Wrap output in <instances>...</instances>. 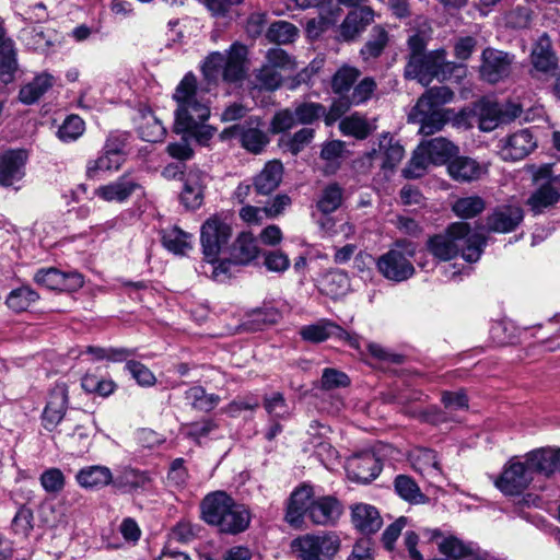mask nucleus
<instances>
[{"label": "nucleus", "mask_w": 560, "mask_h": 560, "mask_svg": "<svg viewBox=\"0 0 560 560\" xmlns=\"http://www.w3.org/2000/svg\"><path fill=\"white\" fill-rule=\"evenodd\" d=\"M186 400L201 411H210L218 406L220 397L214 394H207L200 386H194L185 393Z\"/></svg>", "instance_id": "obj_47"}, {"label": "nucleus", "mask_w": 560, "mask_h": 560, "mask_svg": "<svg viewBox=\"0 0 560 560\" xmlns=\"http://www.w3.org/2000/svg\"><path fill=\"white\" fill-rule=\"evenodd\" d=\"M232 236L231 223L226 215L209 217L200 229V242L205 259H214L226 248Z\"/></svg>", "instance_id": "obj_10"}, {"label": "nucleus", "mask_w": 560, "mask_h": 560, "mask_svg": "<svg viewBox=\"0 0 560 560\" xmlns=\"http://www.w3.org/2000/svg\"><path fill=\"white\" fill-rule=\"evenodd\" d=\"M524 213L520 206H501L493 210L487 219L488 230L497 233H509L523 221Z\"/></svg>", "instance_id": "obj_25"}, {"label": "nucleus", "mask_w": 560, "mask_h": 560, "mask_svg": "<svg viewBox=\"0 0 560 560\" xmlns=\"http://www.w3.org/2000/svg\"><path fill=\"white\" fill-rule=\"evenodd\" d=\"M145 477L132 468H124L112 485L119 490L130 491L143 485Z\"/></svg>", "instance_id": "obj_53"}, {"label": "nucleus", "mask_w": 560, "mask_h": 560, "mask_svg": "<svg viewBox=\"0 0 560 560\" xmlns=\"http://www.w3.org/2000/svg\"><path fill=\"white\" fill-rule=\"evenodd\" d=\"M259 254L256 240L252 233H241L232 247V258L235 264L247 265Z\"/></svg>", "instance_id": "obj_39"}, {"label": "nucleus", "mask_w": 560, "mask_h": 560, "mask_svg": "<svg viewBox=\"0 0 560 560\" xmlns=\"http://www.w3.org/2000/svg\"><path fill=\"white\" fill-rule=\"evenodd\" d=\"M394 486L396 493L405 501L413 504L425 502V495L410 477L405 475L397 476Z\"/></svg>", "instance_id": "obj_44"}, {"label": "nucleus", "mask_w": 560, "mask_h": 560, "mask_svg": "<svg viewBox=\"0 0 560 560\" xmlns=\"http://www.w3.org/2000/svg\"><path fill=\"white\" fill-rule=\"evenodd\" d=\"M535 459L539 463L540 474L550 477L560 472V447H540L535 450Z\"/></svg>", "instance_id": "obj_45"}, {"label": "nucleus", "mask_w": 560, "mask_h": 560, "mask_svg": "<svg viewBox=\"0 0 560 560\" xmlns=\"http://www.w3.org/2000/svg\"><path fill=\"white\" fill-rule=\"evenodd\" d=\"M447 172L457 182H472L479 179L487 167L471 158L456 156L448 162Z\"/></svg>", "instance_id": "obj_31"}, {"label": "nucleus", "mask_w": 560, "mask_h": 560, "mask_svg": "<svg viewBox=\"0 0 560 560\" xmlns=\"http://www.w3.org/2000/svg\"><path fill=\"white\" fill-rule=\"evenodd\" d=\"M374 21V12L369 7L355 9L346 16L340 25V36L350 40L359 35L365 27Z\"/></svg>", "instance_id": "obj_33"}, {"label": "nucleus", "mask_w": 560, "mask_h": 560, "mask_svg": "<svg viewBox=\"0 0 560 560\" xmlns=\"http://www.w3.org/2000/svg\"><path fill=\"white\" fill-rule=\"evenodd\" d=\"M75 480L79 486L86 490H101L114 481L110 469L103 465H91L81 468Z\"/></svg>", "instance_id": "obj_30"}, {"label": "nucleus", "mask_w": 560, "mask_h": 560, "mask_svg": "<svg viewBox=\"0 0 560 560\" xmlns=\"http://www.w3.org/2000/svg\"><path fill=\"white\" fill-rule=\"evenodd\" d=\"M201 511L203 520L223 533L244 532L250 523L248 509L236 503L225 492L208 494L202 501Z\"/></svg>", "instance_id": "obj_3"}, {"label": "nucleus", "mask_w": 560, "mask_h": 560, "mask_svg": "<svg viewBox=\"0 0 560 560\" xmlns=\"http://www.w3.org/2000/svg\"><path fill=\"white\" fill-rule=\"evenodd\" d=\"M260 126L261 121L259 119H250L247 127H233V130L240 133L243 147L253 153H259L269 141L268 136L260 129Z\"/></svg>", "instance_id": "obj_34"}, {"label": "nucleus", "mask_w": 560, "mask_h": 560, "mask_svg": "<svg viewBox=\"0 0 560 560\" xmlns=\"http://www.w3.org/2000/svg\"><path fill=\"white\" fill-rule=\"evenodd\" d=\"M412 468L430 481L438 480L442 470L436 459V454L432 450L416 448L409 456Z\"/></svg>", "instance_id": "obj_32"}, {"label": "nucleus", "mask_w": 560, "mask_h": 560, "mask_svg": "<svg viewBox=\"0 0 560 560\" xmlns=\"http://www.w3.org/2000/svg\"><path fill=\"white\" fill-rule=\"evenodd\" d=\"M68 394L66 383H57L50 390L42 415V423L46 430L54 431L63 419L68 406Z\"/></svg>", "instance_id": "obj_18"}, {"label": "nucleus", "mask_w": 560, "mask_h": 560, "mask_svg": "<svg viewBox=\"0 0 560 560\" xmlns=\"http://www.w3.org/2000/svg\"><path fill=\"white\" fill-rule=\"evenodd\" d=\"M410 119L420 125L419 132L421 135L430 136L440 131L448 117L444 109H433L425 100H418L410 113Z\"/></svg>", "instance_id": "obj_20"}, {"label": "nucleus", "mask_w": 560, "mask_h": 560, "mask_svg": "<svg viewBox=\"0 0 560 560\" xmlns=\"http://www.w3.org/2000/svg\"><path fill=\"white\" fill-rule=\"evenodd\" d=\"M372 36L373 38L361 49V54L364 58L377 57L387 43V33L381 26H375L373 28Z\"/></svg>", "instance_id": "obj_56"}, {"label": "nucleus", "mask_w": 560, "mask_h": 560, "mask_svg": "<svg viewBox=\"0 0 560 560\" xmlns=\"http://www.w3.org/2000/svg\"><path fill=\"white\" fill-rule=\"evenodd\" d=\"M138 189H140L139 183L132 176L125 174L115 182L100 186L94 194L106 202H124Z\"/></svg>", "instance_id": "obj_26"}, {"label": "nucleus", "mask_w": 560, "mask_h": 560, "mask_svg": "<svg viewBox=\"0 0 560 560\" xmlns=\"http://www.w3.org/2000/svg\"><path fill=\"white\" fill-rule=\"evenodd\" d=\"M513 56L502 50L486 48L481 56L480 75L490 83H497L509 77Z\"/></svg>", "instance_id": "obj_15"}, {"label": "nucleus", "mask_w": 560, "mask_h": 560, "mask_svg": "<svg viewBox=\"0 0 560 560\" xmlns=\"http://www.w3.org/2000/svg\"><path fill=\"white\" fill-rule=\"evenodd\" d=\"M265 408L275 418H285L291 412L289 405L280 393H273L267 397L265 399Z\"/></svg>", "instance_id": "obj_62"}, {"label": "nucleus", "mask_w": 560, "mask_h": 560, "mask_svg": "<svg viewBox=\"0 0 560 560\" xmlns=\"http://www.w3.org/2000/svg\"><path fill=\"white\" fill-rule=\"evenodd\" d=\"M283 166L279 161L268 162L255 178V188L261 195L272 192L281 183Z\"/></svg>", "instance_id": "obj_37"}, {"label": "nucleus", "mask_w": 560, "mask_h": 560, "mask_svg": "<svg viewBox=\"0 0 560 560\" xmlns=\"http://www.w3.org/2000/svg\"><path fill=\"white\" fill-rule=\"evenodd\" d=\"M207 178V174L199 170H190L185 175L179 199L186 209L196 210L201 207L205 198Z\"/></svg>", "instance_id": "obj_23"}, {"label": "nucleus", "mask_w": 560, "mask_h": 560, "mask_svg": "<svg viewBox=\"0 0 560 560\" xmlns=\"http://www.w3.org/2000/svg\"><path fill=\"white\" fill-rule=\"evenodd\" d=\"M349 289V277L341 270H334L326 273L320 281V291L332 299L343 296Z\"/></svg>", "instance_id": "obj_40"}, {"label": "nucleus", "mask_w": 560, "mask_h": 560, "mask_svg": "<svg viewBox=\"0 0 560 560\" xmlns=\"http://www.w3.org/2000/svg\"><path fill=\"white\" fill-rule=\"evenodd\" d=\"M231 265L230 260H219L217 257L214 259H206L201 268L202 272L210 275L213 280L223 282L230 277Z\"/></svg>", "instance_id": "obj_55"}, {"label": "nucleus", "mask_w": 560, "mask_h": 560, "mask_svg": "<svg viewBox=\"0 0 560 560\" xmlns=\"http://www.w3.org/2000/svg\"><path fill=\"white\" fill-rule=\"evenodd\" d=\"M33 279L38 285L54 291H77L83 285L79 272H65L54 267L37 270Z\"/></svg>", "instance_id": "obj_14"}, {"label": "nucleus", "mask_w": 560, "mask_h": 560, "mask_svg": "<svg viewBox=\"0 0 560 560\" xmlns=\"http://www.w3.org/2000/svg\"><path fill=\"white\" fill-rule=\"evenodd\" d=\"M535 450L524 456H514L494 478V486L505 495H520L534 481L535 475L540 474L539 463L535 459Z\"/></svg>", "instance_id": "obj_4"}, {"label": "nucleus", "mask_w": 560, "mask_h": 560, "mask_svg": "<svg viewBox=\"0 0 560 560\" xmlns=\"http://www.w3.org/2000/svg\"><path fill=\"white\" fill-rule=\"evenodd\" d=\"M300 334L304 340L312 342H320L329 337H336L347 341L350 347L360 349V342L357 336L349 334L343 328L329 320H319L313 325L304 326L301 328Z\"/></svg>", "instance_id": "obj_16"}, {"label": "nucleus", "mask_w": 560, "mask_h": 560, "mask_svg": "<svg viewBox=\"0 0 560 560\" xmlns=\"http://www.w3.org/2000/svg\"><path fill=\"white\" fill-rule=\"evenodd\" d=\"M27 153L24 150H9L0 155V185L13 186L25 175Z\"/></svg>", "instance_id": "obj_24"}, {"label": "nucleus", "mask_w": 560, "mask_h": 560, "mask_svg": "<svg viewBox=\"0 0 560 560\" xmlns=\"http://www.w3.org/2000/svg\"><path fill=\"white\" fill-rule=\"evenodd\" d=\"M339 128L345 136H352L357 139L366 138L373 130L366 118L359 113L351 114L341 119Z\"/></svg>", "instance_id": "obj_43"}, {"label": "nucleus", "mask_w": 560, "mask_h": 560, "mask_svg": "<svg viewBox=\"0 0 560 560\" xmlns=\"http://www.w3.org/2000/svg\"><path fill=\"white\" fill-rule=\"evenodd\" d=\"M485 207L486 205L482 198L478 196H469L457 199L453 203L452 210L459 218L470 219L481 213Z\"/></svg>", "instance_id": "obj_48"}, {"label": "nucleus", "mask_w": 560, "mask_h": 560, "mask_svg": "<svg viewBox=\"0 0 560 560\" xmlns=\"http://www.w3.org/2000/svg\"><path fill=\"white\" fill-rule=\"evenodd\" d=\"M454 97V93L447 86H438L429 89L419 100H425L428 105H432L433 109H443L442 106L450 103Z\"/></svg>", "instance_id": "obj_57"}, {"label": "nucleus", "mask_w": 560, "mask_h": 560, "mask_svg": "<svg viewBox=\"0 0 560 560\" xmlns=\"http://www.w3.org/2000/svg\"><path fill=\"white\" fill-rule=\"evenodd\" d=\"M217 428V423L213 420L208 419L186 425L185 433L198 443H201V441L215 431Z\"/></svg>", "instance_id": "obj_63"}, {"label": "nucleus", "mask_w": 560, "mask_h": 560, "mask_svg": "<svg viewBox=\"0 0 560 560\" xmlns=\"http://www.w3.org/2000/svg\"><path fill=\"white\" fill-rule=\"evenodd\" d=\"M110 149L104 150V153L96 160L90 161L86 166V174L92 179H100L117 171L125 162V153H118L116 147L112 143Z\"/></svg>", "instance_id": "obj_29"}, {"label": "nucleus", "mask_w": 560, "mask_h": 560, "mask_svg": "<svg viewBox=\"0 0 560 560\" xmlns=\"http://www.w3.org/2000/svg\"><path fill=\"white\" fill-rule=\"evenodd\" d=\"M537 147V139L529 129H520L498 142V154L504 161H520L529 155Z\"/></svg>", "instance_id": "obj_13"}, {"label": "nucleus", "mask_w": 560, "mask_h": 560, "mask_svg": "<svg viewBox=\"0 0 560 560\" xmlns=\"http://www.w3.org/2000/svg\"><path fill=\"white\" fill-rule=\"evenodd\" d=\"M294 59L281 48H271L267 51L265 62L256 73L260 88L275 91L282 84L283 74L294 71Z\"/></svg>", "instance_id": "obj_9"}, {"label": "nucleus", "mask_w": 560, "mask_h": 560, "mask_svg": "<svg viewBox=\"0 0 560 560\" xmlns=\"http://www.w3.org/2000/svg\"><path fill=\"white\" fill-rule=\"evenodd\" d=\"M19 39L28 50L43 54L49 52L61 43L55 30L30 25L20 31Z\"/></svg>", "instance_id": "obj_17"}, {"label": "nucleus", "mask_w": 560, "mask_h": 560, "mask_svg": "<svg viewBox=\"0 0 560 560\" xmlns=\"http://www.w3.org/2000/svg\"><path fill=\"white\" fill-rule=\"evenodd\" d=\"M536 190L527 203L534 213H541L560 200V176L552 175L551 165L540 166L534 174Z\"/></svg>", "instance_id": "obj_11"}, {"label": "nucleus", "mask_w": 560, "mask_h": 560, "mask_svg": "<svg viewBox=\"0 0 560 560\" xmlns=\"http://www.w3.org/2000/svg\"><path fill=\"white\" fill-rule=\"evenodd\" d=\"M405 155V150L389 135L385 133L380 138L378 149H373L368 153L370 160L380 159L382 168H395Z\"/></svg>", "instance_id": "obj_28"}, {"label": "nucleus", "mask_w": 560, "mask_h": 560, "mask_svg": "<svg viewBox=\"0 0 560 560\" xmlns=\"http://www.w3.org/2000/svg\"><path fill=\"white\" fill-rule=\"evenodd\" d=\"M126 369L129 371L132 378L140 386L150 387L156 383V377L154 376V374L150 371L149 368H147L144 364H142L139 361L129 360L126 363Z\"/></svg>", "instance_id": "obj_54"}, {"label": "nucleus", "mask_w": 560, "mask_h": 560, "mask_svg": "<svg viewBox=\"0 0 560 560\" xmlns=\"http://www.w3.org/2000/svg\"><path fill=\"white\" fill-rule=\"evenodd\" d=\"M55 79L51 74L43 72L34 78V80L21 88L19 98L24 104H34L37 102L48 89L52 86Z\"/></svg>", "instance_id": "obj_38"}, {"label": "nucleus", "mask_w": 560, "mask_h": 560, "mask_svg": "<svg viewBox=\"0 0 560 560\" xmlns=\"http://www.w3.org/2000/svg\"><path fill=\"white\" fill-rule=\"evenodd\" d=\"M476 113L480 130L489 132L501 124L518 117L521 107L513 103H498L485 100L477 104Z\"/></svg>", "instance_id": "obj_12"}, {"label": "nucleus", "mask_w": 560, "mask_h": 560, "mask_svg": "<svg viewBox=\"0 0 560 560\" xmlns=\"http://www.w3.org/2000/svg\"><path fill=\"white\" fill-rule=\"evenodd\" d=\"M264 266L271 272H284L290 267V259L281 250L264 253Z\"/></svg>", "instance_id": "obj_59"}, {"label": "nucleus", "mask_w": 560, "mask_h": 560, "mask_svg": "<svg viewBox=\"0 0 560 560\" xmlns=\"http://www.w3.org/2000/svg\"><path fill=\"white\" fill-rule=\"evenodd\" d=\"M456 153L457 148L445 138L422 141L415 150L409 164L404 168V176L421 177L430 165L445 164Z\"/></svg>", "instance_id": "obj_5"}, {"label": "nucleus", "mask_w": 560, "mask_h": 560, "mask_svg": "<svg viewBox=\"0 0 560 560\" xmlns=\"http://www.w3.org/2000/svg\"><path fill=\"white\" fill-rule=\"evenodd\" d=\"M351 516L354 527L365 534L375 533L382 526L378 511L370 504H355L352 508Z\"/></svg>", "instance_id": "obj_35"}, {"label": "nucleus", "mask_w": 560, "mask_h": 560, "mask_svg": "<svg viewBox=\"0 0 560 560\" xmlns=\"http://www.w3.org/2000/svg\"><path fill=\"white\" fill-rule=\"evenodd\" d=\"M376 89V83L372 78H364L353 89L349 98L351 105H360L366 102Z\"/></svg>", "instance_id": "obj_61"}, {"label": "nucleus", "mask_w": 560, "mask_h": 560, "mask_svg": "<svg viewBox=\"0 0 560 560\" xmlns=\"http://www.w3.org/2000/svg\"><path fill=\"white\" fill-rule=\"evenodd\" d=\"M314 138V130L311 128H302L296 131L285 143L288 150L296 155L301 152L307 144L312 142Z\"/></svg>", "instance_id": "obj_64"}, {"label": "nucleus", "mask_w": 560, "mask_h": 560, "mask_svg": "<svg viewBox=\"0 0 560 560\" xmlns=\"http://www.w3.org/2000/svg\"><path fill=\"white\" fill-rule=\"evenodd\" d=\"M162 243L168 252L175 255H186L192 249L194 236L178 226H172L163 231Z\"/></svg>", "instance_id": "obj_36"}, {"label": "nucleus", "mask_w": 560, "mask_h": 560, "mask_svg": "<svg viewBox=\"0 0 560 560\" xmlns=\"http://www.w3.org/2000/svg\"><path fill=\"white\" fill-rule=\"evenodd\" d=\"M40 483L47 492L57 493L63 489V474L58 468L47 469L40 476Z\"/></svg>", "instance_id": "obj_60"}, {"label": "nucleus", "mask_w": 560, "mask_h": 560, "mask_svg": "<svg viewBox=\"0 0 560 560\" xmlns=\"http://www.w3.org/2000/svg\"><path fill=\"white\" fill-rule=\"evenodd\" d=\"M341 512V504L336 498L323 495L315 498L308 517L315 525L327 526L334 524Z\"/></svg>", "instance_id": "obj_27"}, {"label": "nucleus", "mask_w": 560, "mask_h": 560, "mask_svg": "<svg viewBox=\"0 0 560 560\" xmlns=\"http://www.w3.org/2000/svg\"><path fill=\"white\" fill-rule=\"evenodd\" d=\"M346 470L349 478L359 482H369L378 476L382 465L375 454L364 452L348 458Z\"/></svg>", "instance_id": "obj_21"}, {"label": "nucleus", "mask_w": 560, "mask_h": 560, "mask_svg": "<svg viewBox=\"0 0 560 560\" xmlns=\"http://www.w3.org/2000/svg\"><path fill=\"white\" fill-rule=\"evenodd\" d=\"M314 500V490L311 486L303 485L296 488L291 493L288 502L285 513L287 522L294 527H300L304 516L306 514L310 516Z\"/></svg>", "instance_id": "obj_22"}, {"label": "nucleus", "mask_w": 560, "mask_h": 560, "mask_svg": "<svg viewBox=\"0 0 560 560\" xmlns=\"http://www.w3.org/2000/svg\"><path fill=\"white\" fill-rule=\"evenodd\" d=\"M341 201L342 189L337 184H331L324 189L317 207L323 213H331L340 207Z\"/></svg>", "instance_id": "obj_52"}, {"label": "nucleus", "mask_w": 560, "mask_h": 560, "mask_svg": "<svg viewBox=\"0 0 560 560\" xmlns=\"http://www.w3.org/2000/svg\"><path fill=\"white\" fill-rule=\"evenodd\" d=\"M298 560H332L340 549V538L332 532L300 535L291 541Z\"/></svg>", "instance_id": "obj_6"}, {"label": "nucleus", "mask_w": 560, "mask_h": 560, "mask_svg": "<svg viewBox=\"0 0 560 560\" xmlns=\"http://www.w3.org/2000/svg\"><path fill=\"white\" fill-rule=\"evenodd\" d=\"M416 248L411 244H397L394 248L381 255L376 260L380 273L393 282H404L416 273L412 258Z\"/></svg>", "instance_id": "obj_8"}, {"label": "nucleus", "mask_w": 560, "mask_h": 560, "mask_svg": "<svg viewBox=\"0 0 560 560\" xmlns=\"http://www.w3.org/2000/svg\"><path fill=\"white\" fill-rule=\"evenodd\" d=\"M485 245V236L472 233L468 223L455 222L447 228L445 233L430 237L427 242V249L441 261L451 260L460 253L466 261L475 262L480 258Z\"/></svg>", "instance_id": "obj_2"}, {"label": "nucleus", "mask_w": 560, "mask_h": 560, "mask_svg": "<svg viewBox=\"0 0 560 560\" xmlns=\"http://www.w3.org/2000/svg\"><path fill=\"white\" fill-rule=\"evenodd\" d=\"M84 130V120L78 115H70L60 125L57 136L62 142H72L79 139Z\"/></svg>", "instance_id": "obj_51"}, {"label": "nucleus", "mask_w": 560, "mask_h": 560, "mask_svg": "<svg viewBox=\"0 0 560 560\" xmlns=\"http://www.w3.org/2000/svg\"><path fill=\"white\" fill-rule=\"evenodd\" d=\"M165 132L164 126L155 116L148 114L142 117V121L139 125V135L144 141H162Z\"/></svg>", "instance_id": "obj_49"}, {"label": "nucleus", "mask_w": 560, "mask_h": 560, "mask_svg": "<svg viewBox=\"0 0 560 560\" xmlns=\"http://www.w3.org/2000/svg\"><path fill=\"white\" fill-rule=\"evenodd\" d=\"M530 74L536 73L552 75L558 69V58L552 49L551 40L547 34H542L534 44L530 52Z\"/></svg>", "instance_id": "obj_19"}, {"label": "nucleus", "mask_w": 560, "mask_h": 560, "mask_svg": "<svg viewBox=\"0 0 560 560\" xmlns=\"http://www.w3.org/2000/svg\"><path fill=\"white\" fill-rule=\"evenodd\" d=\"M454 68L453 62L446 61V51L438 49L423 56L410 55L405 68V77L428 85L434 78L447 79Z\"/></svg>", "instance_id": "obj_7"}, {"label": "nucleus", "mask_w": 560, "mask_h": 560, "mask_svg": "<svg viewBox=\"0 0 560 560\" xmlns=\"http://www.w3.org/2000/svg\"><path fill=\"white\" fill-rule=\"evenodd\" d=\"M266 36L270 42L285 45L296 39L299 30L290 22L277 21L269 26Z\"/></svg>", "instance_id": "obj_46"}, {"label": "nucleus", "mask_w": 560, "mask_h": 560, "mask_svg": "<svg viewBox=\"0 0 560 560\" xmlns=\"http://www.w3.org/2000/svg\"><path fill=\"white\" fill-rule=\"evenodd\" d=\"M39 299L38 293L28 285H22L12 290L7 296L5 304L13 312L26 311Z\"/></svg>", "instance_id": "obj_42"}, {"label": "nucleus", "mask_w": 560, "mask_h": 560, "mask_svg": "<svg viewBox=\"0 0 560 560\" xmlns=\"http://www.w3.org/2000/svg\"><path fill=\"white\" fill-rule=\"evenodd\" d=\"M360 75V71L350 66H342L335 73L331 80V89L336 94L342 95L343 93L349 92L353 83Z\"/></svg>", "instance_id": "obj_50"}, {"label": "nucleus", "mask_w": 560, "mask_h": 560, "mask_svg": "<svg viewBox=\"0 0 560 560\" xmlns=\"http://www.w3.org/2000/svg\"><path fill=\"white\" fill-rule=\"evenodd\" d=\"M296 120L300 124H312L314 120L324 116L325 107L318 103H302L296 106Z\"/></svg>", "instance_id": "obj_58"}, {"label": "nucleus", "mask_w": 560, "mask_h": 560, "mask_svg": "<svg viewBox=\"0 0 560 560\" xmlns=\"http://www.w3.org/2000/svg\"><path fill=\"white\" fill-rule=\"evenodd\" d=\"M246 47L238 43L225 52L210 54L202 65L206 88L199 86L190 72L182 79L173 95L177 104L174 122L176 133L188 135L199 144H208L217 129L206 124L210 117V102L206 94L220 78L230 83L241 82L246 73Z\"/></svg>", "instance_id": "obj_1"}, {"label": "nucleus", "mask_w": 560, "mask_h": 560, "mask_svg": "<svg viewBox=\"0 0 560 560\" xmlns=\"http://www.w3.org/2000/svg\"><path fill=\"white\" fill-rule=\"evenodd\" d=\"M18 69L16 50L13 39H7L0 45V80L9 83Z\"/></svg>", "instance_id": "obj_41"}]
</instances>
